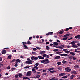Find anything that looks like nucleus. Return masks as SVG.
Returning a JSON list of instances; mask_svg holds the SVG:
<instances>
[{
	"label": "nucleus",
	"mask_w": 80,
	"mask_h": 80,
	"mask_svg": "<svg viewBox=\"0 0 80 80\" xmlns=\"http://www.w3.org/2000/svg\"><path fill=\"white\" fill-rule=\"evenodd\" d=\"M23 47L25 48V49H28V47L26 46V45H24L23 46Z\"/></svg>",
	"instance_id": "14"
},
{
	"label": "nucleus",
	"mask_w": 80,
	"mask_h": 80,
	"mask_svg": "<svg viewBox=\"0 0 80 80\" xmlns=\"http://www.w3.org/2000/svg\"><path fill=\"white\" fill-rule=\"evenodd\" d=\"M53 43L55 45H58V43L57 42H53Z\"/></svg>",
	"instance_id": "19"
},
{
	"label": "nucleus",
	"mask_w": 80,
	"mask_h": 80,
	"mask_svg": "<svg viewBox=\"0 0 80 80\" xmlns=\"http://www.w3.org/2000/svg\"><path fill=\"white\" fill-rule=\"evenodd\" d=\"M65 52L66 53H70V52L67 50L66 51H65Z\"/></svg>",
	"instance_id": "30"
},
{
	"label": "nucleus",
	"mask_w": 80,
	"mask_h": 80,
	"mask_svg": "<svg viewBox=\"0 0 80 80\" xmlns=\"http://www.w3.org/2000/svg\"><path fill=\"white\" fill-rule=\"evenodd\" d=\"M32 72L30 71H28L26 74V76H30L32 74Z\"/></svg>",
	"instance_id": "4"
},
{
	"label": "nucleus",
	"mask_w": 80,
	"mask_h": 80,
	"mask_svg": "<svg viewBox=\"0 0 80 80\" xmlns=\"http://www.w3.org/2000/svg\"><path fill=\"white\" fill-rule=\"evenodd\" d=\"M36 48L37 49H38V50H40V49H41V48L39 47H37Z\"/></svg>",
	"instance_id": "55"
},
{
	"label": "nucleus",
	"mask_w": 80,
	"mask_h": 80,
	"mask_svg": "<svg viewBox=\"0 0 80 80\" xmlns=\"http://www.w3.org/2000/svg\"><path fill=\"white\" fill-rule=\"evenodd\" d=\"M14 66L16 67H17L18 66V64H15Z\"/></svg>",
	"instance_id": "60"
},
{
	"label": "nucleus",
	"mask_w": 80,
	"mask_h": 80,
	"mask_svg": "<svg viewBox=\"0 0 80 80\" xmlns=\"http://www.w3.org/2000/svg\"><path fill=\"white\" fill-rule=\"evenodd\" d=\"M18 76H19V77H22V76H23V74L22 73H20L18 74Z\"/></svg>",
	"instance_id": "27"
},
{
	"label": "nucleus",
	"mask_w": 80,
	"mask_h": 80,
	"mask_svg": "<svg viewBox=\"0 0 80 80\" xmlns=\"http://www.w3.org/2000/svg\"><path fill=\"white\" fill-rule=\"evenodd\" d=\"M75 38H78L79 39H80V35H77L75 37Z\"/></svg>",
	"instance_id": "8"
},
{
	"label": "nucleus",
	"mask_w": 80,
	"mask_h": 80,
	"mask_svg": "<svg viewBox=\"0 0 80 80\" xmlns=\"http://www.w3.org/2000/svg\"><path fill=\"white\" fill-rule=\"evenodd\" d=\"M13 52H17V51L15 50H14L12 51Z\"/></svg>",
	"instance_id": "57"
},
{
	"label": "nucleus",
	"mask_w": 80,
	"mask_h": 80,
	"mask_svg": "<svg viewBox=\"0 0 80 80\" xmlns=\"http://www.w3.org/2000/svg\"><path fill=\"white\" fill-rule=\"evenodd\" d=\"M6 52H7V51H6V50H3L2 51V54H5V53H6Z\"/></svg>",
	"instance_id": "10"
},
{
	"label": "nucleus",
	"mask_w": 80,
	"mask_h": 80,
	"mask_svg": "<svg viewBox=\"0 0 80 80\" xmlns=\"http://www.w3.org/2000/svg\"><path fill=\"white\" fill-rule=\"evenodd\" d=\"M70 35H71V34H67L64 35L63 37H68V36H70Z\"/></svg>",
	"instance_id": "9"
},
{
	"label": "nucleus",
	"mask_w": 80,
	"mask_h": 80,
	"mask_svg": "<svg viewBox=\"0 0 80 80\" xmlns=\"http://www.w3.org/2000/svg\"><path fill=\"white\" fill-rule=\"evenodd\" d=\"M67 78V76H64L62 77V78Z\"/></svg>",
	"instance_id": "43"
},
{
	"label": "nucleus",
	"mask_w": 80,
	"mask_h": 80,
	"mask_svg": "<svg viewBox=\"0 0 80 80\" xmlns=\"http://www.w3.org/2000/svg\"><path fill=\"white\" fill-rule=\"evenodd\" d=\"M66 31H68V30H69V28H67L66 29Z\"/></svg>",
	"instance_id": "61"
},
{
	"label": "nucleus",
	"mask_w": 80,
	"mask_h": 80,
	"mask_svg": "<svg viewBox=\"0 0 80 80\" xmlns=\"http://www.w3.org/2000/svg\"><path fill=\"white\" fill-rule=\"evenodd\" d=\"M42 57H47V54H43L42 55Z\"/></svg>",
	"instance_id": "38"
},
{
	"label": "nucleus",
	"mask_w": 80,
	"mask_h": 80,
	"mask_svg": "<svg viewBox=\"0 0 80 80\" xmlns=\"http://www.w3.org/2000/svg\"><path fill=\"white\" fill-rule=\"evenodd\" d=\"M31 58L32 60H37L38 59V57H35V56H32L31 57Z\"/></svg>",
	"instance_id": "2"
},
{
	"label": "nucleus",
	"mask_w": 80,
	"mask_h": 80,
	"mask_svg": "<svg viewBox=\"0 0 80 80\" xmlns=\"http://www.w3.org/2000/svg\"><path fill=\"white\" fill-rule=\"evenodd\" d=\"M14 77H15V78H18V75L17 74H16L15 75Z\"/></svg>",
	"instance_id": "32"
},
{
	"label": "nucleus",
	"mask_w": 80,
	"mask_h": 80,
	"mask_svg": "<svg viewBox=\"0 0 80 80\" xmlns=\"http://www.w3.org/2000/svg\"><path fill=\"white\" fill-rule=\"evenodd\" d=\"M59 55H60L61 56H62L63 57L64 56H65L66 57H67V56H68V54H59Z\"/></svg>",
	"instance_id": "6"
},
{
	"label": "nucleus",
	"mask_w": 80,
	"mask_h": 80,
	"mask_svg": "<svg viewBox=\"0 0 80 80\" xmlns=\"http://www.w3.org/2000/svg\"><path fill=\"white\" fill-rule=\"evenodd\" d=\"M40 77V75H38L37 76H36V78H39Z\"/></svg>",
	"instance_id": "35"
},
{
	"label": "nucleus",
	"mask_w": 80,
	"mask_h": 80,
	"mask_svg": "<svg viewBox=\"0 0 80 80\" xmlns=\"http://www.w3.org/2000/svg\"><path fill=\"white\" fill-rule=\"evenodd\" d=\"M23 79L24 80H27L29 79V78H28L27 77H23Z\"/></svg>",
	"instance_id": "22"
},
{
	"label": "nucleus",
	"mask_w": 80,
	"mask_h": 80,
	"mask_svg": "<svg viewBox=\"0 0 80 80\" xmlns=\"http://www.w3.org/2000/svg\"><path fill=\"white\" fill-rule=\"evenodd\" d=\"M35 65L36 66H38V65H39V63L38 62H37L36 63Z\"/></svg>",
	"instance_id": "46"
},
{
	"label": "nucleus",
	"mask_w": 80,
	"mask_h": 80,
	"mask_svg": "<svg viewBox=\"0 0 80 80\" xmlns=\"http://www.w3.org/2000/svg\"><path fill=\"white\" fill-rule=\"evenodd\" d=\"M58 49H55L53 50V52H57L58 51Z\"/></svg>",
	"instance_id": "29"
},
{
	"label": "nucleus",
	"mask_w": 80,
	"mask_h": 80,
	"mask_svg": "<svg viewBox=\"0 0 80 80\" xmlns=\"http://www.w3.org/2000/svg\"><path fill=\"white\" fill-rule=\"evenodd\" d=\"M59 48H60V49H63V47L61 46H59Z\"/></svg>",
	"instance_id": "54"
},
{
	"label": "nucleus",
	"mask_w": 80,
	"mask_h": 80,
	"mask_svg": "<svg viewBox=\"0 0 80 80\" xmlns=\"http://www.w3.org/2000/svg\"><path fill=\"white\" fill-rule=\"evenodd\" d=\"M30 66H26L24 68H30Z\"/></svg>",
	"instance_id": "37"
},
{
	"label": "nucleus",
	"mask_w": 80,
	"mask_h": 80,
	"mask_svg": "<svg viewBox=\"0 0 80 80\" xmlns=\"http://www.w3.org/2000/svg\"><path fill=\"white\" fill-rule=\"evenodd\" d=\"M2 60V57H0V62H1Z\"/></svg>",
	"instance_id": "64"
},
{
	"label": "nucleus",
	"mask_w": 80,
	"mask_h": 80,
	"mask_svg": "<svg viewBox=\"0 0 80 80\" xmlns=\"http://www.w3.org/2000/svg\"><path fill=\"white\" fill-rule=\"evenodd\" d=\"M67 48H70V47H70L69 45L67 46Z\"/></svg>",
	"instance_id": "56"
},
{
	"label": "nucleus",
	"mask_w": 80,
	"mask_h": 80,
	"mask_svg": "<svg viewBox=\"0 0 80 80\" xmlns=\"http://www.w3.org/2000/svg\"><path fill=\"white\" fill-rule=\"evenodd\" d=\"M49 60L48 59H46L44 60H42L41 61V63H43L44 64H47L49 63Z\"/></svg>",
	"instance_id": "1"
},
{
	"label": "nucleus",
	"mask_w": 80,
	"mask_h": 80,
	"mask_svg": "<svg viewBox=\"0 0 80 80\" xmlns=\"http://www.w3.org/2000/svg\"><path fill=\"white\" fill-rule=\"evenodd\" d=\"M57 64L58 65H61V62H57Z\"/></svg>",
	"instance_id": "39"
},
{
	"label": "nucleus",
	"mask_w": 80,
	"mask_h": 80,
	"mask_svg": "<svg viewBox=\"0 0 80 80\" xmlns=\"http://www.w3.org/2000/svg\"><path fill=\"white\" fill-rule=\"evenodd\" d=\"M55 72H56V71L53 70L49 72V73H55Z\"/></svg>",
	"instance_id": "25"
},
{
	"label": "nucleus",
	"mask_w": 80,
	"mask_h": 80,
	"mask_svg": "<svg viewBox=\"0 0 80 80\" xmlns=\"http://www.w3.org/2000/svg\"><path fill=\"white\" fill-rule=\"evenodd\" d=\"M15 59H14L13 60H12L11 61V63H13V62H15Z\"/></svg>",
	"instance_id": "40"
},
{
	"label": "nucleus",
	"mask_w": 80,
	"mask_h": 80,
	"mask_svg": "<svg viewBox=\"0 0 80 80\" xmlns=\"http://www.w3.org/2000/svg\"><path fill=\"white\" fill-rule=\"evenodd\" d=\"M67 38H68V37H66L63 38L62 39V40H67Z\"/></svg>",
	"instance_id": "23"
},
{
	"label": "nucleus",
	"mask_w": 80,
	"mask_h": 80,
	"mask_svg": "<svg viewBox=\"0 0 80 80\" xmlns=\"http://www.w3.org/2000/svg\"><path fill=\"white\" fill-rule=\"evenodd\" d=\"M32 54H34V55H37V53L35 52H32Z\"/></svg>",
	"instance_id": "51"
},
{
	"label": "nucleus",
	"mask_w": 80,
	"mask_h": 80,
	"mask_svg": "<svg viewBox=\"0 0 80 80\" xmlns=\"http://www.w3.org/2000/svg\"><path fill=\"white\" fill-rule=\"evenodd\" d=\"M72 59L73 60H76L77 58H75V57H73L72 58Z\"/></svg>",
	"instance_id": "52"
},
{
	"label": "nucleus",
	"mask_w": 80,
	"mask_h": 80,
	"mask_svg": "<svg viewBox=\"0 0 80 80\" xmlns=\"http://www.w3.org/2000/svg\"><path fill=\"white\" fill-rule=\"evenodd\" d=\"M67 50H67V49H64L63 50V52H66Z\"/></svg>",
	"instance_id": "45"
},
{
	"label": "nucleus",
	"mask_w": 80,
	"mask_h": 80,
	"mask_svg": "<svg viewBox=\"0 0 80 80\" xmlns=\"http://www.w3.org/2000/svg\"><path fill=\"white\" fill-rule=\"evenodd\" d=\"M72 47H73V48H77L78 47V46L77 45H73L72 46Z\"/></svg>",
	"instance_id": "16"
},
{
	"label": "nucleus",
	"mask_w": 80,
	"mask_h": 80,
	"mask_svg": "<svg viewBox=\"0 0 80 80\" xmlns=\"http://www.w3.org/2000/svg\"><path fill=\"white\" fill-rule=\"evenodd\" d=\"M22 43L23 44V45H26L27 43L26 42H22Z\"/></svg>",
	"instance_id": "41"
},
{
	"label": "nucleus",
	"mask_w": 80,
	"mask_h": 80,
	"mask_svg": "<svg viewBox=\"0 0 80 80\" xmlns=\"http://www.w3.org/2000/svg\"><path fill=\"white\" fill-rule=\"evenodd\" d=\"M69 69V67H67V68H65V70H68V69Z\"/></svg>",
	"instance_id": "49"
},
{
	"label": "nucleus",
	"mask_w": 80,
	"mask_h": 80,
	"mask_svg": "<svg viewBox=\"0 0 80 80\" xmlns=\"http://www.w3.org/2000/svg\"><path fill=\"white\" fill-rule=\"evenodd\" d=\"M32 60L28 61L26 62V63H27L28 65H29V64H32Z\"/></svg>",
	"instance_id": "3"
},
{
	"label": "nucleus",
	"mask_w": 80,
	"mask_h": 80,
	"mask_svg": "<svg viewBox=\"0 0 80 80\" xmlns=\"http://www.w3.org/2000/svg\"><path fill=\"white\" fill-rule=\"evenodd\" d=\"M47 74V73H44L42 74V75L43 76L44 75H46Z\"/></svg>",
	"instance_id": "50"
},
{
	"label": "nucleus",
	"mask_w": 80,
	"mask_h": 80,
	"mask_svg": "<svg viewBox=\"0 0 80 80\" xmlns=\"http://www.w3.org/2000/svg\"><path fill=\"white\" fill-rule=\"evenodd\" d=\"M70 54L72 55H73V56L75 55V53L72 52H70Z\"/></svg>",
	"instance_id": "11"
},
{
	"label": "nucleus",
	"mask_w": 80,
	"mask_h": 80,
	"mask_svg": "<svg viewBox=\"0 0 80 80\" xmlns=\"http://www.w3.org/2000/svg\"><path fill=\"white\" fill-rule=\"evenodd\" d=\"M46 50H50V47L46 46Z\"/></svg>",
	"instance_id": "15"
},
{
	"label": "nucleus",
	"mask_w": 80,
	"mask_h": 80,
	"mask_svg": "<svg viewBox=\"0 0 80 80\" xmlns=\"http://www.w3.org/2000/svg\"><path fill=\"white\" fill-rule=\"evenodd\" d=\"M33 68H36V69H38V68L37 66H34L33 67Z\"/></svg>",
	"instance_id": "47"
},
{
	"label": "nucleus",
	"mask_w": 80,
	"mask_h": 80,
	"mask_svg": "<svg viewBox=\"0 0 80 80\" xmlns=\"http://www.w3.org/2000/svg\"><path fill=\"white\" fill-rule=\"evenodd\" d=\"M60 58V56H57L56 57H55L54 59H56V60H58L59 58Z\"/></svg>",
	"instance_id": "7"
},
{
	"label": "nucleus",
	"mask_w": 80,
	"mask_h": 80,
	"mask_svg": "<svg viewBox=\"0 0 80 80\" xmlns=\"http://www.w3.org/2000/svg\"><path fill=\"white\" fill-rule=\"evenodd\" d=\"M27 43V44H28V45H30V44H31V42H30V41L28 40V41Z\"/></svg>",
	"instance_id": "28"
},
{
	"label": "nucleus",
	"mask_w": 80,
	"mask_h": 80,
	"mask_svg": "<svg viewBox=\"0 0 80 80\" xmlns=\"http://www.w3.org/2000/svg\"><path fill=\"white\" fill-rule=\"evenodd\" d=\"M40 53L41 54V55H43V54H44V53H45V51H41L40 52Z\"/></svg>",
	"instance_id": "12"
},
{
	"label": "nucleus",
	"mask_w": 80,
	"mask_h": 80,
	"mask_svg": "<svg viewBox=\"0 0 80 80\" xmlns=\"http://www.w3.org/2000/svg\"><path fill=\"white\" fill-rule=\"evenodd\" d=\"M71 70H72V69H71L69 68V69L66 70V72H70Z\"/></svg>",
	"instance_id": "20"
},
{
	"label": "nucleus",
	"mask_w": 80,
	"mask_h": 80,
	"mask_svg": "<svg viewBox=\"0 0 80 80\" xmlns=\"http://www.w3.org/2000/svg\"><path fill=\"white\" fill-rule=\"evenodd\" d=\"M62 63H63L64 64L66 63H67V61H66L65 60H63L62 62Z\"/></svg>",
	"instance_id": "26"
},
{
	"label": "nucleus",
	"mask_w": 80,
	"mask_h": 80,
	"mask_svg": "<svg viewBox=\"0 0 80 80\" xmlns=\"http://www.w3.org/2000/svg\"><path fill=\"white\" fill-rule=\"evenodd\" d=\"M7 68L8 70H9V69H10V67L8 66Z\"/></svg>",
	"instance_id": "58"
},
{
	"label": "nucleus",
	"mask_w": 80,
	"mask_h": 80,
	"mask_svg": "<svg viewBox=\"0 0 80 80\" xmlns=\"http://www.w3.org/2000/svg\"><path fill=\"white\" fill-rule=\"evenodd\" d=\"M38 58L39 59H42V57L41 56H38Z\"/></svg>",
	"instance_id": "42"
},
{
	"label": "nucleus",
	"mask_w": 80,
	"mask_h": 80,
	"mask_svg": "<svg viewBox=\"0 0 80 80\" xmlns=\"http://www.w3.org/2000/svg\"><path fill=\"white\" fill-rule=\"evenodd\" d=\"M8 58H9V59H10L11 58H12V56L11 55H9L8 56Z\"/></svg>",
	"instance_id": "44"
},
{
	"label": "nucleus",
	"mask_w": 80,
	"mask_h": 80,
	"mask_svg": "<svg viewBox=\"0 0 80 80\" xmlns=\"http://www.w3.org/2000/svg\"><path fill=\"white\" fill-rule=\"evenodd\" d=\"M16 70V68H12V71H13L14 70Z\"/></svg>",
	"instance_id": "36"
},
{
	"label": "nucleus",
	"mask_w": 80,
	"mask_h": 80,
	"mask_svg": "<svg viewBox=\"0 0 80 80\" xmlns=\"http://www.w3.org/2000/svg\"><path fill=\"white\" fill-rule=\"evenodd\" d=\"M32 71H35V69L34 68H33L32 69Z\"/></svg>",
	"instance_id": "59"
},
{
	"label": "nucleus",
	"mask_w": 80,
	"mask_h": 80,
	"mask_svg": "<svg viewBox=\"0 0 80 80\" xmlns=\"http://www.w3.org/2000/svg\"><path fill=\"white\" fill-rule=\"evenodd\" d=\"M65 75V74L64 73H61L59 74V76L62 77V76H64V75Z\"/></svg>",
	"instance_id": "5"
},
{
	"label": "nucleus",
	"mask_w": 80,
	"mask_h": 80,
	"mask_svg": "<svg viewBox=\"0 0 80 80\" xmlns=\"http://www.w3.org/2000/svg\"><path fill=\"white\" fill-rule=\"evenodd\" d=\"M70 44H71V45H75V41L71 42Z\"/></svg>",
	"instance_id": "18"
},
{
	"label": "nucleus",
	"mask_w": 80,
	"mask_h": 80,
	"mask_svg": "<svg viewBox=\"0 0 80 80\" xmlns=\"http://www.w3.org/2000/svg\"><path fill=\"white\" fill-rule=\"evenodd\" d=\"M59 34H60V35H61V34H62V33H63V31H60L59 32Z\"/></svg>",
	"instance_id": "48"
},
{
	"label": "nucleus",
	"mask_w": 80,
	"mask_h": 80,
	"mask_svg": "<svg viewBox=\"0 0 80 80\" xmlns=\"http://www.w3.org/2000/svg\"><path fill=\"white\" fill-rule=\"evenodd\" d=\"M74 68H79V65H75L74 66Z\"/></svg>",
	"instance_id": "34"
},
{
	"label": "nucleus",
	"mask_w": 80,
	"mask_h": 80,
	"mask_svg": "<svg viewBox=\"0 0 80 80\" xmlns=\"http://www.w3.org/2000/svg\"><path fill=\"white\" fill-rule=\"evenodd\" d=\"M33 50H34V51H36V50H37V48H34L33 49Z\"/></svg>",
	"instance_id": "53"
},
{
	"label": "nucleus",
	"mask_w": 80,
	"mask_h": 80,
	"mask_svg": "<svg viewBox=\"0 0 80 80\" xmlns=\"http://www.w3.org/2000/svg\"><path fill=\"white\" fill-rule=\"evenodd\" d=\"M4 49H5L6 50H8L9 49V48H4Z\"/></svg>",
	"instance_id": "62"
},
{
	"label": "nucleus",
	"mask_w": 80,
	"mask_h": 80,
	"mask_svg": "<svg viewBox=\"0 0 80 80\" xmlns=\"http://www.w3.org/2000/svg\"><path fill=\"white\" fill-rule=\"evenodd\" d=\"M71 74H73V73H74V74H77V72H76L74 71H72L71 72Z\"/></svg>",
	"instance_id": "13"
},
{
	"label": "nucleus",
	"mask_w": 80,
	"mask_h": 80,
	"mask_svg": "<svg viewBox=\"0 0 80 80\" xmlns=\"http://www.w3.org/2000/svg\"><path fill=\"white\" fill-rule=\"evenodd\" d=\"M49 35H53V32H49Z\"/></svg>",
	"instance_id": "24"
},
{
	"label": "nucleus",
	"mask_w": 80,
	"mask_h": 80,
	"mask_svg": "<svg viewBox=\"0 0 80 80\" xmlns=\"http://www.w3.org/2000/svg\"><path fill=\"white\" fill-rule=\"evenodd\" d=\"M58 69L60 71H62V68H58Z\"/></svg>",
	"instance_id": "33"
},
{
	"label": "nucleus",
	"mask_w": 80,
	"mask_h": 80,
	"mask_svg": "<svg viewBox=\"0 0 80 80\" xmlns=\"http://www.w3.org/2000/svg\"><path fill=\"white\" fill-rule=\"evenodd\" d=\"M54 70V68H51L48 69V71H51V70Z\"/></svg>",
	"instance_id": "17"
},
{
	"label": "nucleus",
	"mask_w": 80,
	"mask_h": 80,
	"mask_svg": "<svg viewBox=\"0 0 80 80\" xmlns=\"http://www.w3.org/2000/svg\"><path fill=\"white\" fill-rule=\"evenodd\" d=\"M16 62H18L19 63H20V62H21V60H20L19 59H17L16 60Z\"/></svg>",
	"instance_id": "21"
},
{
	"label": "nucleus",
	"mask_w": 80,
	"mask_h": 80,
	"mask_svg": "<svg viewBox=\"0 0 80 80\" xmlns=\"http://www.w3.org/2000/svg\"><path fill=\"white\" fill-rule=\"evenodd\" d=\"M46 58H49V55H46Z\"/></svg>",
	"instance_id": "63"
},
{
	"label": "nucleus",
	"mask_w": 80,
	"mask_h": 80,
	"mask_svg": "<svg viewBox=\"0 0 80 80\" xmlns=\"http://www.w3.org/2000/svg\"><path fill=\"white\" fill-rule=\"evenodd\" d=\"M73 77H74V75H71L70 78L71 79H73Z\"/></svg>",
	"instance_id": "31"
}]
</instances>
